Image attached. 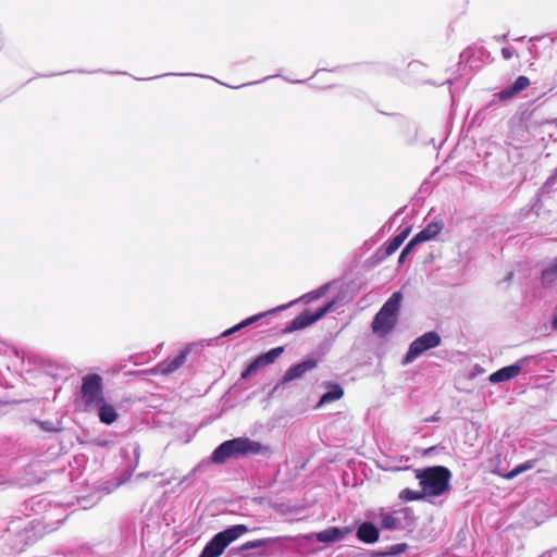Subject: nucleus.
<instances>
[{
	"instance_id": "nucleus-1",
	"label": "nucleus",
	"mask_w": 557,
	"mask_h": 557,
	"mask_svg": "<svg viewBox=\"0 0 557 557\" xmlns=\"http://www.w3.org/2000/svg\"><path fill=\"white\" fill-rule=\"evenodd\" d=\"M262 450V445L246 437H237L222 443L211 456L214 463H224L230 458L256 455Z\"/></svg>"
},
{
	"instance_id": "nucleus-2",
	"label": "nucleus",
	"mask_w": 557,
	"mask_h": 557,
	"mask_svg": "<svg viewBox=\"0 0 557 557\" xmlns=\"http://www.w3.org/2000/svg\"><path fill=\"white\" fill-rule=\"evenodd\" d=\"M401 300L403 294L400 292H394L392 294L372 321L373 333L385 336L394 329Z\"/></svg>"
},
{
	"instance_id": "nucleus-3",
	"label": "nucleus",
	"mask_w": 557,
	"mask_h": 557,
	"mask_svg": "<svg viewBox=\"0 0 557 557\" xmlns=\"http://www.w3.org/2000/svg\"><path fill=\"white\" fill-rule=\"evenodd\" d=\"M417 478L424 494L440 496L449 488L450 471L442 466L426 468L418 472Z\"/></svg>"
},
{
	"instance_id": "nucleus-4",
	"label": "nucleus",
	"mask_w": 557,
	"mask_h": 557,
	"mask_svg": "<svg viewBox=\"0 0 557 557\" xmlns=\"http://www.w3.org/2000/svg\"><path fill=\"white\" fill-rule=\"evenodd\" d=\"M248 531L245 524H236L219 532L205 546L199 557H219L232 542L246 534Z\"/></svg>"
},
{
	"instance_id": "nucleus-5",
	"label": "nucleus",
	"mask_w": 557,
	"mask_h": 557,
	"mask_svg": "<svg viewBox=\"0 0 557 557\" xmlns=\"http://www.w3.org/2000/svg\"><path fill=\"white\" fill-rule=\"evenodd\" d=\"M79 396L86 409L103 403L104 396L102 377L97 373L85 375L82 379Z\"/></svg>"
},
{
	"instance_id": "nucleus-6",
	"label": "nucleus",
	"mask_w": 557,
	"mask_h": 557,
	"mask_svg": "<svg viewBox=\"0 0 557 557\" xmlns=\"http://www.w3.org/2000/svg\"><path fill=\"white\" fill-rule=\"evenodd\" d=\"M441 336L430 331L416 338L409 346V349L404 358V363H409L422 355L424 351L435 348L441 345Z\"/></svg>"
},
{
	"instance_id": "nucleus-7",
	"label": "nucleus",
	"mask_w": 557,
	"mask_h": 557,
	"mask_svg": "<svg viewBox=\"0 0 557 557\" xmlns=\"http://www.w3.org/2000/svg\"><path fill=\"white\" fill-rule=\"evenodd\" d=\"M334 305V301H330L314 312L311 310L302 311L283 330V332L292 333L294 331H298L311 325L312 323L323 318L327 312H330Z\"/></svg>"
},
{
	"instance_id": "nucleus-8",
	"label": "nucleus",
	"mask_w": 557,
	"mask_h": 557,
	"mask_svg": "<svg viewBox=\"0 0 557 557\" xmlns=\"http://www.w3.org/2000/svg\"><path fill=\"white\" fill-rule=\"evenodd\" d=\"M189 352L190 349L186 347L183 350H181L177 355L169 356L166 359L158 363L152 369V372L169 375L177 371L185 363Z\"/></svg>"
},
{
	"instance_id": "nucleus-9",
	"label": "nucleus",
	"mask_w": 557,
	"mask_h": 557,
	"mask_svg": "<svg viewBox=\"0 0 557 557\" xmlns=\"http://www.w3.org/2000/svg\"><path fill=\"white\" fill-rule=\"evenodd\" d=\"M284 351V347H275L264 354L258 356L242 373V379H248L257 372L261 367L273 363Z\"/></svg>"
},
{
	"instance_id": "nucleus-10",
	"label": "nucleus",
	"mask_w": 557,
	"mask_h": 557,
	"mask_svg": "<svg viewBox=\"0 0 557 557\" xmlns=\"http://www.w3.org/2000/svg\"><path fill=\"white\" fill-rule=\"evenodd\" d=\"M530 79L529 77L527 76H519L512 85L502 89L500 91H498L497 94H495L494 96L499 100V101H507L509 100L510 98L517 96L518 94H520L522 90L527 89L529 86H530Z\"/></svg>"
},
{
	"instance_id": "nucleus-11",
	"label": "nucleus",
	"mask_w": 557,
	"mask_h": 557,
	"mask_svg": "<svg viewBox=\"0 0 557 557\" xmlns=\"http://www.w3.org/2000/svg\"><path fill=\"white\" fill-rule=\"evenodd\" d=\"M521 370L522 366L519 363L507 366L492 373L488 381L493 384L509 381L518 376Z\"/></svg>"
},
{
	"instance_id": "nucleus-12",
	"label": "nucleus",
	"mask_w": 557,
	"mask_h": 557,
	"mask_svg": "<svg viewBox=\"0 0 557 557\" xmlns=\"http://www.w3.org/2000/svg\"><path fill=\"white\" fill-rule=\"evenodd\" d=\"M317 361L314 359H307L300 363L290 367L284 374L283 382H290L301 377L306 372L314 369Z\"/></svg>"
},
{
	"instance_id": "nucleus-13",
	"label": "nucleus",
	"mask_w": 557,
	"mask_h": 557,
	"mask_svg": "<svg viewBox=\"0 0 557 557\" xmlns=\"http://www.w3.org/2000/svg\"><path fill=\"white\" fill-rule=\"evenodd\" d=\"M444 227L442 220L433 221L426 225L422 231L417 233L412 239L417 245L435 238Z\"/></svg>"
},
{
	"instance_id": "nucleus-14",
	"label": "nucleus",
	"mask_w": 557,
	"mask_h": 557,
	"mask_svg": "<svg viewBox=\"0 0 557 557\" xmlns=\"http://www.w3.org/2000/svg\"><path fill=\"white\" fill-rule=\"evenodd\" d=\"M350 532L349 528L331 527L324 531L315 533L317 541L321 543H335L344 539Z\"/></svg>"
},
{
	"instance_id": "nucleus-15",
	"label": "nucleus",
	"mask_w": 557,
	"mask_h": 557,
	"mask_svg": "<svg viewBox=\"0 0 557 557\" xmlns=\"http://www.w3.org/2000/svg\"><path fill=\"white\" fill-rule=\"evenodd\" d=\"M379 536V529L371 522L361 523L357 530L358 540L367 544L375 543Z\"/></svg>"
},
{
	"instance_id": "nucleus-16",
	"label": "nucleus",
	"mask_w": 557,
	"mask_h": 557,
	"mask_svg": "<svg viewBox=\"0 0 557 557\" xmlns=\"http://www.w3.org/2000/svg\"><path fill=\"white\" fill-rule=\"evenodd\" d=\"M98 417L100 422L110 425L114 423L119 419V413L113 405L107 404L103 399V403L98 404Z\"/></svg>"
},
{
	"instance_id": "nucleus-17",
	"label": "nucleus",
	"mask_w": 557,
	"mask_h": 557,
	"mask_svg": "<svg viewBox=\"0 0 557 557\" xmlns=\"http://www.w3.org/2000/svg\"><path fill=\"white\" fill-rule=\"evenodd\" d=\"M284 308H286V307L282 306V307H278L277 309L270 310L268 312H262V313L249 317V318L245 319L244 321H242L240 323L236 324L235 326L224 331L222 336L223 337L230 336V335L234 334L235 332H237V331H239V330H242V329H244L246 326H249V325L256 323L257 321H259L260 319H262L267 314L273 313V312L278 311V310H283Z\"/></svg>"
},
{
	"instance_id": "nucleus-18",
	"label": "nucleus",
	"mask_w": 557,
	"mask_h": 557,
	"mask_svg": "<svg viewBox=\"0 0 557 557\" xmlns=\"http://www.w3.org/2000/svg\"><path fill=\"white\" fill-rule=\"evenodd\" d=\"M343 395H344V389L342 388V386L338 384H332L331 391L326 392L325 394H323L321 396L317 407L319 408L325 404L338 400L343 397Z\"/></svg>"
},
{
	"instance_id": "nucleus-19",
	"label": "nucleus",
	"mask_w": 557,
	"mask_h": 557,
	"mask_svg": "<svg viewBox=\"0 0 557 557\" xmlns=\"http://www.w3.org/2000/svg\"><path fill=\"white\" fill-rule=\"evenodd\" d=\"M541 282L543 286H552L557 283V257L549 267L542 271Z\"/></svg>"
},
{
	"instance_id": "nucleus-20",
	"label": "nucleus",
	"mask_w": 557,
	"mask_h": 557,
	"mask_svg": "<svg viewBox=\"0 0 557 557\" xmlns=\"http://www.w3.org/2000/svg\"><path fill=\"white\" fill-rule=\"evenodd\" d=\"M537 461H539V458L524 461L523 463L517 466L510 472L505 474V479L511 480V479L516 478L517 475L521 474L522 472L533 469Z\"/></svg>"
},
{
	"instance_id": "nucleus-21",
	"label": "nucleus",
	"mask_w": 557,
	"mask_h": 557,
	"mask_svg": "<svg viewBox=\"0 0 557 557\" xmlns=\"http://www.w3.org/2000/svg\"><path fill=\"white\" fill-rule=\"evenodd\" d=\"M381 525L386 530H395L399 527V520L394 513L387 512L381 515Z\"/></svg>"
},
{
	"instance_id": "nucleus-22",
	"label": "nucleus",
	"mask_w": 557,
	"mask_h": 557,
	"mask_svg": "<svg viewBox=\"0 0 557 557\" xmlns=\"http://www.w3.org/2000/svg\"><path fill=\"white\" fill-rule=\"evenodd\" d=\"M399 497L404 502H412V500L421 499L423 497V494L419 493V492H414L410 488H405L400 492Z\"/></svg>"
},
{
	"instance_id": "nucleus-23",
	"label": "nucleus",
	"mask_w": 557,
	"mask_h": 557,
	"mask_svg": "<svg viewBox=\"0 0 557 557\" xmlns=\"http://www.w3.org/2000/svg\"><path fill=\"white\" fill-rule=\"evenodd\" d=\"M401 245H403V242L400 240V238H398L397 236L392 238L385 245L384 257H388V256L393 255Z\"/></svg>"
},
{
	"instance_id": "nucleus-24",
	"label": "nucleus",
	"mask_w": 557,
	"mask_h": 557,
	"mask_svg": "<svg viewBox=\"0 0 557 557\" xmlns=\"http://www.w3.org/2000/svg\"><path fill=\"white\" fill-rule=\"evenodd\" d=\"M272 542L271 539H260V540H253V541H249V542H246L245 544L242 545V549H252V548H258V547H261V546H264L267 545L268 543Z\"/></svg>"
},
{
	"instance_id": "nucleus-25",
	"label": "nucleus",
	"mask_w": 557,
	"mask_h": 557,
	"mask_svg": "<svg viewBox=\"0 0 557 557\" xmlns=\"http://www.w3.org/2000/svg\"><path fill=\"white\" fill-rule=\"evenodd\" d=\"M417 246L414 240L411 238L410 242L405 246V248L401 250L398 262L403 263L406 259V257L412 251V249Z\"/></svg>"
},
{
	"instance_id": "nucleus-26",
	"label": "nucleus",
	"mask_w": 557,
	"mask_h": 557,
	"mask_svg": "<svg viewBox=\"0 0 557 557\" xmlns=\"http://www.w3.org/2000/svg\"><path fill=\"white\" fill-rule=\"evenodd\" d=\"M502 55L504 57V59L509 60L513 55H516V50L513 48H510V47H504L502 49Z\"/></svg>"
},
{
	"instance_id": "nucleus-27",
	"label": "nucleus",
	"mask_w": 557,
	"mask_h": 557,
	"mask_svg": "<svg viewBox=\"0 0 557 557\" xmlns=\"http://www.w3.org/2000/svg\"><path fill=\"white\" fill-rule=\"evenodd\" d=\"M410 232H411V226H408L405 230H403L399 234H397L396 236L398 238H400V240L404 243L407 239V237L409 236Z\"/></svg>"
},
{
	"instance_id": "nucleus-28",
	"label": "nucleus",
	"mask_w": 557,
	"mask_h": 557,
	"mask_svg": "<svg viewBox=\"0 0 557 557\" xmlns=\"http://www.w3.org/2000/svg\"><path fill=\"white\" fill-rule=\"evenodd\" d=\"M552 326H553V329L557 330V307H556V310L554 312V317H553V321H552Z\"/></svg>"
}]
</instances>
